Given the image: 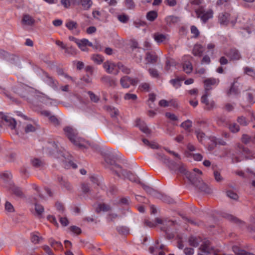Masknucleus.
Listing matches in <instances>:
<instances>
[{"label":"nucleus","mask_w":255,"mask_h":255,"mask_svg":"<svg viewBox=\"0 0 255 255\" xmlns=\"http://www.w3.org/2000/svg\"><path fill=\"white\" fill-rule=\"evenodd\" d=\"M64 131L69 140L80 148H87L88 143L83 139L78 136L76 130L70 127H65Z\"/></svg>","instance_id":"nucleus-1"},{"label":"nucleus","mask_w":255,"mask_h":255,"mask_svg":"<svg viewBox=\"0 0 255 255\" xmlns=\"http://www.w3.org/2000/svg\"><path fill=\"white\" fill-rule=\"evenodd\" d=\"M105 160L107 163L110 164L112 166L111 169L114 170L119 176H123L128 178L130 180L133 182H136L137 180L135 179V177L131 173L123 170L121 166L116 163L115 161L111 160L109 157L106 156L105 158Z\"/></svg>","instance_id":"nucleus-2"},{"label":"nucleus","mask_w":255,"mask_h":255,"mask_svg":"<svg viewBox=\"0 0 255 255\" xmlns=\"http://www.w3.org/2000/svg\"><path fill=\"white\" fill-rule=\"evenodd\" d=\"M197 17L203 23H206L213 17L214 11L212 9H206L203 6H199L195 10Z\"/></svg>","instance_id":"nucleus-3"},{"label":"nucleus","mask_w":255,"mask_h":255,"mask_svg":"<svg viewBox=\"0 0 255 255\" xmlns=\"http://www.w3.org/2000/svg\"><path fill=\"white\" fill-rule=\"evenodd\" d=\"M202 172L197 168H194L193 172H188L187 173L186 177L190 182L194 186L197 185V183L201 182V176Z\"/></svg>","instance_id":"nucleus-4"},{"label":"nucleus","mask_w":255,"mask_h":255,"mask_svg":"<svg viewBox=\"0 0 255 255\" xmlns=\"http://www.w3.org/2000/svg\"><path fill=\"white\" fill-rule=\"evenodd\" d=\"M156 158L162 162L163 164L166 165L171 170L175 169L176 163L170 160L169 157L165 155L162 152H157L156 154Z\"/></svg>","instance_id":"nucleus-5"},{"label":"nucleus","mask_w":255,"mask_h":255,"mask_svg":"<svg viewBox=\"0 0 255 255\" xmlns=\"http://www.w3.org/2000/svg\"><path fill=\"white\" fill-rule=\"evenodd\" d=\"M138 82L137 79H132L128 76H124L120 79V83L124 88H128L130 85H135Z\"/></svg>","instance_id":"nucleus-6"},{"label":"nucleus","mask_w":255,"mask_h":255,"mask_svg":"<svg viewBox=\"0 0 255 255\" xmlns=\"http://www.w3.org/2000/svg\"><path fill=\"white\" fill-rule=\"evenodd\" d=\"M218 21L221 25H227L232 21L231 14L226 12H223L219 14Z\"/></svg>","instance_id":"nucleus-7"},{"label":"nucleus","mask_w":255,"mask_h":255,"mask_svg":"<svg viewBox=\"0 0 255 255\" xmlns=\"http://www.w3.org/2000/svg\"><path fill=\"white\" fill-rule=\"evenodd\" d=\"M103 67L106 71L109 74H118V71L116 70V65L109 61L105 62L103 64Z\"/></svg>","instance_id":"nucleus-8"},{"label":"nucleus","mask_w":255,"mask_h":255,"mask_svg":"<svg viewBox=\"0 0 255 255\" xmlns=\"http://www.w3.org/2000/svg\"><path fill=\"white\" fill-rule=\"evenodd\" d=\"M208 93L206 92L201 97V102L205 104L206 109L210 111L215 107V103L214 101H209L208 99Z\"/></svg>","instance_id":"nucleus-9"},{"label":"nucleus","mask_w":255,"mask_h":255,"mask_svg":"<svg viewBox=\"0 0 255 255\" xmlns=\"http://www.w3.org/2000/svg\"><path fill=\"white\" fill-rule=\"evenodd\" d=\"M201 250L206 253L216 254L217 251H215L214 248L211 246L210 243L209 241H206L201 246Z\"/></svg>","instance_id":"nucleus-10"},{"label":"nucleus","mask_w":255,"mask_h":255,"mask_svg":"<svg viewBox=\"0 0 255 255\" xmlns=\"http://www.w3.org/2000/svg\"><path fill=\"white\" fill-rule=\"evenodd\" d=\"M219 80L215 78H209L204 81V87L205 90V93L210 90L212 88L211 86L217 85L219 83Z\"/></svg>","instance_id":"nucleus-11"},{"label":"nucleus","mask_w":255,"mask_h":255,"mask_svg":"<svg viewBox=\"0 0 255 255\" xmlns=\"http://www.w3.org/2000/svg\"><path fill=\"white\" fill-rule=\"evenodd\" d=\"M225 54L229 57L232 60H238L241 58V56L239 51L235 49H231L229 51L225 53Z\"/></svg>","instance_id":"nucleus-12"},{"label":"nucleus","mask_w":255,"mask_h":255,"mask_svg":"<svg viewBox=\"0 0 255 255\" xmlns=\"http://www.w3.org/2000/svg\"><path fill=\"white\" fill-rule=\"evenodd\" d=\"M102 81L109 86L115 87L117 85V80L109 76H105L102 78Z\"/></svg>","instance_id":"nucleus-13"},{"label":"nucleus","mask_w":255,"mask_h":255,"mask_svg":"<svg viewBox=\"0 0 255 255\" xmlns=\"http://www.w3.org/2000/svg\"><path fill=\"white\" fill-rule=\"evenodd\" d=\"M35 19L30 15L24 14L22 19V23L24 25L32 26L35 23Z\"/></svg>","instance_id":"nucleus-14"},{"label":"nucleus","mask_w":255,"mask_h":255,"mask_svg":"<svg viewBox=\"0 0 255 255\" xmlns=\"http://www.w3.org/2000/svg\"><path fill=\"white\" fill-rule=\"evenodd\" d=\"M145 60L148 63L153 64L156 63L158 60V56L155 52H147L146 53Z\"/></svg>","instance_id":"nucleus-15"},{"label":"nucleus","mask_w":255,"mask_h":255,"mask_svg":"<svg viewBox=\"0 0 255 255\" xmlns=\"http://www.w3.org/2000/svg\"><path fill=\"white\" fill-rule=\"evenodd\" d=\"M77 44L78 45L79 48L81 50L84 51H86L87 49L86 46H93L92 43L89 42V40L87 39H83L82 40H79V42H78Z\"/></svg>","instance_id":"nucleus-16"},{"label":"nucleus","mask_w":255,"mask_h":255,"mask_svg":"<svg viewBox=\"0 0 255 255\" xmlns=\"http://www.w3.org/2000/svg\"><path fill=\"white\" fill-rule=\"evenodd\" d=\"M142 187L146 191V192L153 196L158 197L159 193L151 187L146 185L143 183H141Z\"/></svg>","instance_id":"nucleus-17"},{"label":"nucleus","mask_w":255,"mask_h":255,"mask_svg":"<svg viewBox=\"0 0 255 255\" xmlns=\"http://www.w3.org/2000/svg\"><path fill=\"white\" fill-rule=\"evenodd\" d=\"M1 118L6 122L11 129L15 128L16 123L14 119L9 118L7 116H2Z\"/></svg>","instance_id":"nucleus-18"},{"label":"nucleus","mask_w":255,"mask_h":255,"mask_svg":"<svg viewBox=\"0 0 255 255\" xmlns=\"http://www.w3.org/2000/svg\"><path fill=\"white\" fill-rule=\"evenodd\" d=\"M201 242V238L197 237H190L188 240L189 245L194 247H198Z\"/></svg>","instance_id":"nucleus-19"},{"label":"nucleus","mask_w":255,"mask_h":255,"mask_svg":"<svg viewBox=\"0 0 255 255\" xmlns=\"http://www.w3.org/2000/svg\"><path fill=\"white\" fill-rule=\"evenodd\" d=\"M203 52V47L200 44H196L194 46L192 53L195 56H201Z\"/></svg>","instance_id":"nucleus-20"},{"label":"nucleus","mask_w":255,"mask_h":255,"mask_svg":"<svg viewBox=\"0 0 255 255\" xmlns=\"http://www.w3.org/2000/svg\"><path fill=\"white\" fill-rule=\"evenodd\" d=\"M79 2L83 9L86 10L89 9L93 4L91 0H80Z\"/></svg>","instance_id":"nucleus-21"},{"label":"nucleus","mask_w":255,"mask_h":255,"mask_svg":"<svg viewBox=\"0 0 255 255\" xmlns=\"http://www.w3.org/2000/svg\"><path fill=\"white\" fill-rule=\"evenodd\" d=\"M111 209V207L106 204H99L98 207L96 208L97 212L99 213L101 212H108Z\"/></svg>","instance_id":"nucleus-22"},{"label":"nucleus","mask_w":255,"mask_h":255,"mask_svg":"<svg viewBox=\"0 0 255 255\" xmlns=\"http://www.w3.org/2000/svg\"><path fill=\"white\" fill-rule=\"evenodd\" d=\"M149 250L151 254L156 255L160 250H165V249L164 245H161L159 246L155 245L154 247H150Z\"/></svg>","instance_id":"nucleus-23"},{"label":"nucleus","mask_w":255,"mask_h":255,"mask_svg":"<svg viewBox=\"0 0 255 255\" xmlns=\"http://www.w3.org/2000/svg\"><path fill=\"white\" fill-rule=\"evenodd\" d=\"M154 39L158 43H161L167 39V37L163 34L157 33L154 34Z\"/></svg>","instance_id":"nucleus-24"},{"label":"nucleus","mask_w":255,"mask_h":255,"mask_svg":"<svg viewBox=\"0 0 255 255\" xmlns=\"http://www.w3.org/2000/svg\"><path fill=\"white\" fill-rule=\"evenodd\" d=\"M46 78L47 79L46 81L47 84L53 89H57L58 84L57 81L54 80L51 77L48 75H46Z\"/></svg>","instance_id":"nucleus-25"},{"label":"nucleus","mask_w":255,"mask_h":255,"mask_svg":"<svg viewBox=\"0 0 255 255\" xmlns=\"http://www.w3.org/2000/svg\"><path fill=\"white\" fill-rule=\"evenodd\" d=\"M14 92L22 97H25L26 94V88L22 85L15 88Z\"/></svg>","instance_id":"nucleus-26"},{"label":"nucleus","mask_w":255,"mask_h":255,"mask_svg":"<svg viewBox=\"0 0 255 255\" xmlns=\"http://www.w3.org/2000/svg\"><path fill=\"white\" fill-rule=\"evenodd\" d=\"M59 181L60 185L65 188L67 190L70 191L72 189V186L68 181L64 180L63 178L61 177L59 178Z\"/></svg>","instance_id":"nucleus-27"},{"label":"nucleus","mask_w":255,"mask_h":255,"mask_svg":"<svg viewBox=\"0 0 255 255\" xmlns=\"http://www.w3.org/2000/svg\"><path fill=\"white\" fill-rule=\"evenodd\" d=\"M157 17V13L156 11L152 10L147 12L146 18L150 21H154Z\"/></svg>","instance_id":"nucleus-28"},{"label":"nucleus","mask_w":255,"mask_h":255,"mask_svg":"<svg viewBox=\"0 0 255 255\" xmlns=\"http://www.w3.org/2000/svg\"><path fill=\"white\" fill-rule=\"evenodd\" d=\"M105 109L110 113L111 116L113 118L116 117L119 114V111L117 109L112 108L110 106H106Z\"/></svg>","instance_id":"nucleus-29"},{"label":"nucleus","mask_w":255,"mask_h":255,"mask_svg":"<svg viewBox=\"0 0 255 255\" xmlns=\"http://www.w3.org/2000/svg\"><path fill=\"white\" fill-rule=\"evenodd\" d=\"M118 69L123 72L124 74H129L130 73V69L128 67L124 65L122 63H119L117 64Z\"/></svg>","instance_id":"nucleus-30"},{"label":"nucleus","mask_w":255,"mask_h":255,"mask_svg":"<svg viewBox=\"0 0 255 255\" xmlns=\"http://www.w3.org/2000/svg\"><path fill=\"white\" fill-rule=\"evenodd\" d=\"M233 250L236 255H248L249 253L243 250L240 249L237 246H234L233 247Z\"/></svg>","instance_id":"nucleus-31"},{"label":"nucleus","mask_w":255,"mask_h":255,"mask_svg":"<svg viewBox=\"0 0 255 255\" xmlns=\"http://www.w3.org/2000/svg\"><path fill=\"white\" fill-rule=\"evenodd\" d=\"M195 186H196L202 191L207 192L208 190V186L204 182H203L201 179V182L197 183V185H195Z\"/></svg>","instance_id":"nucleus-32"},{"label":"nucleus","mask_w":255,"mask_h":255,"mask_svg":"<svg viewBox=\"0 0 255 255\" xmlns=\"http://www.w3.org/2000/svg\"><path fill=\"white\" fill-rule=\"evenodd\" d=\"M35 210L38 216H41L44 212V209L42 206L38 204H35Z\"/></svg>","instance_id":"nucleus-33"},{"label":"nucleus","mask_w":255,"mask_h":255,"mask_svg":"<svg viewBox=\"0 0 255 255\" xmlns=\"http://www.w3.org/2000/svg\"><path fill=\"white\" fill-rule=\"evenodd\" d=\"M155 99H156V95H155L154 94H153V93L150 94L149 95V98L147 101V103H148L149 107L150 108H153V107H154L153 103L155 101Z\"/></svg>","instance_id":"nucleus-34"},{"label":"nucleus","mask_w":255,"mask_h":255,"mask_svg":"<svg viewBox=\"0 0 255 255\" xmlns=\"http://www.w3.org/2000/svg\"><path fill=\"white\" fill-rule=\"evenodd\" d=\"M65 50V53L67 54L70 55H75L77 53V50L72 46H70L69 47H67L66 46Z\"/></svg>","instance_id":"nucleus-35"},{"label":"nucleus","mask_w":255,"mask_h":255,"mask_svg":"<svg viewBox=\"0 0 255 255\" xmlns=\"http://www.w3.org/2000/svg\"><path fill=\"white\" fill-rule=\"evenodd\" d=\"M183 70L187 73H190L193 70V66L191 63L188 62L183 65Z\"/></svg>","instance_id":"nucleus-36"},{"label":"nucleus","mask_w":255,"mask_h":255,"mask_svg":"<svg viewBox=\"0 0 255 255\" xmlns=\"http://www.w3.org/2000/svg\"><path fill=\"white\" fill-rule=\"evenodd\" d=\"M181 127L186 130L189 131L190 129L192 127V122L190 120H187L181 124Z\"/></svg>","instance_id":"nucleus-37"},{"label":"nucleus","mask_w":255,"mask_h":255,"mask_svg":"<svg viewBox=\"0 0 255 255\" xmlns=\"http://www.w3.org/2000/svg\"><path fill=\"white\" fill-rule=\"evenodd\" d=\"M236 147L240 152H242L245 154H248L250 152V150L247 148L245 147L240 143H237L236 145Z\"/></svg>","instance_id":"nucleus-38"},{"label":"nucleus","mask_w":255,"mask_h":255,"mask_svg":"<svg viewBox=\"0 0 255 255\" xmlns=\"http://www.w3.org/2000/svg\"><path fill=\"white\" fill-rule=\"evenodd\" d=\"M77 23L74 21H69L66 23V26L70 30L77 27Z\"/></svg>","instance_id":"nucleus-39"},{"label":"nucleus","mask_w":255,"mask_h":255,"mask_svg":"<svg viewBox=\"0 0 255 255\" xmlns=\"http://www.w3.org/2000/svg\"><path fill=\"white\" fill-rule=\"evenodd\" d=\"M4 207L5 211L8 213H13L14 212V208L13 206L8 201L5 202Z\"/></svg>","instance_id":"nucleus-40"},{"label":"nucleus","mask_w":255,"mask_h":255,"mask_svg":"<svg viewBox=\"0 0 255 255\" xmlns=\"http://www.w3.org/2000/svg\"><path fill=\"white\" fill-rule=\"evenodd\" d=\"M197 138L199 142H202L203 139L205 137V134L201 130H196L195 131Z\"/></svg>","instance_id":"nucleus-41"},{"label":"nucleus","mask_w":255,"mask_h":255,"mask_svg":"<svg viewBox=\"0 0 255 255\" xmlns=\"http://www.w3.org/2000/svg\"><path fill=\"white\" fill-rule=\"evenodd\" d=\"M31 163L32 165L36 168L41 167L43 166V165L44 164L42 161L37 158L34 159L32 160H31Z\"/></svg>","instance_id":"nucleus-42"},{"label":"nucleus","mask_w":255,"mask_h":255,"mask_svg":"<svg viewBox=\"0 0 255 255\" xmlns=\"http://www.w3.org/2000/svg\"><path fill=\"white\" fill-rule=\"evenodd\" d=\"M139 129L144 133L146 134H149L150 133V129L148 128L147 126L144 123H141L138 125Z\"/></svg>","instance_id":"nucleus-43"},{"label":"nucleus","mask_w":255,"mask_h":255,"mask_svg":"<svg viewBox=\"0 0 255 255\" xmlns=\"http://www.w3.org/2000/svg\"><path fill=\"white\" fill-rule=\"evenodd\" d=\"M1 178L4 180H7L12 178V174L9 171H5L0 174Z\"/></svg>","instance_id":"nucleus-44"},{"label":"nucleus","mask_w":255,"mask_h":255,"mask_svg":"<svg viewBox=\"0 0 255 255\" xmlns=\"http://www.w3.org/2000/svg\"><path fill=\"white\" fill-rule=\"evenodd\" d=\"M92 60L97 64H101L103 61V58L98 54L93 55L92 57Z\"/></svg>","instance_id":"nucleus-45"},{"label":"nucleus","mask_w":255,"mask_h":255,"mask_svg":"<svg viewBox=\"0 0 255 255\" xmlns=\"http://www.w3.org/2000/svg\"><path fill=\"white\" fill-rule=\"evenodd\" d=\"M12 192L15 196L18 197L23 198L24 197V195L21 190L18 188H14L12 190Z\"/></svg>","instance_id":"nucleus-46"},{"label":"nucleus","mask_w":255,"mask_h":255,"mask_svg":"<svg viewBox=\"0 0 255 255\" xmlns=\"http://www.w3.org/2000/svg\"><path fill=\"white\" fill-rule=\"evenodd\" d=\"M229 128L232 132H237L240 130L239 126L235 123L230 124Z\"/></svg>","instance_id":"nucleus-47"},{"label":"nucleus","mask_w":255,"mask_h":255,"mask_svg":"<svg viewBox=\"0 0 255 255\" xmlns=\"http://www.w3.org/2000/svg\"><path fill=\"white\" fill-rule=\"evenodd\" d=\"M139 88L142 91L148 92L150 90V85L147 83H143L139 86Z\"/></svg>","instance_id":"nucleus-48"},{"label":"nucleus","mask_w":255,"mask_h":255,"mask_svg":"<svg viewBox=\"0 0 255 255\" xmlns=\"http://www.w3.org/2000/svg\"><path fill=\"white\" fill-rule=\"evenodd\" d=\"M245 73L251 76H255V71L252 68L246 67L244 68Z\"/></svg>","instance_id":"nucleus-49"},{"label":"nucleus","mask_w":255,"mask_h":255,"mask_svg":"<svg viewBox=\"0 0 255 255\" xmlns=\"http://www.w3.org/2000/svg\"><path fill=\"white\" fill-rule=\"evenodd\" d=\"M124 99L126 100H131L135 101L137 99V96L133 94L127 93L124 96Z\"/></svg>","instance_id":"nucleus-50"},{"label":"nucleus","mask_w":255,"mask_h":255,"mask_svg":"<svg viewBox=\"0 0 255 255\" xmlns=\"http://www.w3.org/2000/svg\"><path fill=\"white\" fill-rule=\"evenodd\" d=\"M88 94L89 95L90 99L92 101L95 103H97L99 101V98L92 92L89 91Z\"/></svg>","instance_id":"nucleus-51"},{"label":"nucleus","mask_w":255,"mask_h":255,"mask_svg":"<svg viewBox=\"0 0 255 255\" xmlns=\"http://www.w3.org/2000/svg\"><path fill=\"white\" fill-rule=\"evenodd\" d=\"M118 18L119 21L123 23H126L129 19L128 16L125 14L118 15Z\"/></svg>","instance_id":"nucleus-52"},{"label":"nucleus","mask_w":255,"mask_h":255,"mask_svg":"<svg viewBox=\"0 0 255 255\" xmlns=\"http://www.w3.org/2000/svg\"><path fill=\"white\" fill-rule=\"evenodd\" d=\"M227 195L229 198L234 200H237L239 197L236 193L231 190L227 192Z\"/></svg>","instance_id":"nucleus-53"},{"label":"nucleus","mask_w":255,"mask_h":255,"mask_svg":"<svg viewBox=\"0 0 255 255\" xmlns=\"http://www.w3.org/2000/svg\"><path fill=\"white\" fill-rule=\"evenodd\" d=\"M64 166L65 168H70L71 167L73 168H76L77 166L76 164L72 162L71 161L69 162H64Z\"/></svg>","instance_id":"nucleus-54"},{"label":"nucleus","mask_w":255,"mask_h":255,"mask_svg":"<svg viewBox=\"0 0 255 255\" xmlns=\"http://www.w3.org/2000/svg\"><path fill=\"white\" fill-rule=\"evenodd\" d=\"M125 3L128 9H131L135 7V4L132 0H126Z\"/></svg>","instance_id":"nucleus-55"},{"label":"nucleus","mask_w":255,"mask_h":255,"mask_svg":"<svg viewBox=\"0 0 255 255\" xmlns=\"http://www.w3.org/2000/svg\"><path fill=\"white\" fill-rule=\"evenodd\" d=\"M214 176L215 180L217 182H220L223 180L224 178L221 176V173L218 171H214Z\"/></svg>","instance_id":"nucleus-56"},{"label":"nucleus","mask_w":255,"mask_h":255,"mask_svg":"<svg viewBox=\"0 0 255 255\" xmlns=\"http://www.w3.org/2000/svg\"><path fill=\"white\" fill-rule=\"evenodd\" d=\"M191 33L194 35V37L195 38L197 37L199 35V34H200V32H199L198 29L194 25H193L191 27Z\"/></svg>","instance_id":"nucleus-57"},{"label":"nucleus","mask_w":255,"mask_h":255,"mask_svg":"<svg viewBox=\"0 0 255 255\" xmlns=\"http://www.w3.org/2000/svg\"><path fill=\"white\" fill-rule=\"evenodd\" d=\"M35 130V128L31 124L27 125L24 129L25 132L28 133L30 132H33Z\"/></svg>","instance_id":"nucleus-58"},{"label":"nucleus","mask_w":255,"mask_h":255,"mask_svg":"<svg viewBox=\"0 0 255 255\" xmlns=\"http://www.w3.org/2000/svg\"><path fill=\"white\" fill-rule=\"evenodd\" d=\"M238 122L242 126H245L248 124L246 118L243 116L239 117L237 119Z\"/></svg>","instance_id":"nucleus-59"},{"label":"nucleus","mask_w":255,"mask_h":255,"mask_svg":"<svg viewBox=\"0 0 255 255\" xmlns=\"http://www.w3.org/2000/svg\"><path fill=\"white\" fill-rule=\"evenodd\" d=\"M251 139V137L246 134H243L242 137V141L245 144L249 143Z\"/></svg>","instance_id":"nucleus-60"},{"label":"nucleus","mask_w":255,"mask_h":255,"mask_svg":"<svg viewBox=\"0 0 255 255\" xmlns=\"http://www.w3.org/2000/svg\"><path fill=\"white\" fill-rule=\"evenodd\" d=\"M148 71L152 77L154 78L159 77V74L156 69L153 68H150L149 69Z\"/></svg>","instance_id":"nucleus-61"},{"label":"nucleus","mask_w":255,"mask_h":255,"mask_svg":"<svg viewBox=\"0 0 255 255\" xmlns=\"http://www.w3.org/2000/svg\"><path fill=\"white\" fill-rule=\"evenodd\" d=\"M42 239V238L41 237L34 234L32 235L31 239L32 242L35 244L39 243Z\"/></svg>","instance_id":"nucleus-62"},{"label":"nucleus","mask_w":255,"mask_h":255,"mask_svg":"<svg viewBox=\"0 0 255 255\" xmlns=\"http://www.w3.org/2000/svg\"><path fill=\"white\" fill-rule=\"evenodd\" d=\"M180 80L179 79H172L170 80V83L175 87L176 88H178L181 86L180 83Z\"/></svg>","instance_id":"nucleus-63"},{"label":"nucleus","mask_w":255,"mask_h":255,"mask_svg":"<svg viewBox=\"0 0 255 255\" xmlns=\"http://www.w3.org/2000/svg\"><path fill=\"white\" fill-rule=\"evenodd\" d=\"M165 116L168 119H169L170 120L173 121H176L178 120L177 117L174 114H172L171 113H168V112L166 113L165 114Z\"/></svg>","instance_id":"nucleus-64"}]
</instances>
